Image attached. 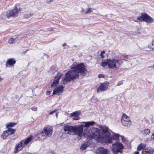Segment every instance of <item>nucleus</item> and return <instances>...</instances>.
<instances>
[{"mask_svg":"<svg viewBox=\"0 0 154 154\" xmlns=\"http://www.w3.org/2000/svg\"><path fill=\"white\" fill-rule=\"evenodd\" d=\"M9 134L7 131H4L2 133V137L3 139H5L8 136Z\"/></svg>","mask_w":154,"mask_h":154,"instance_id":"393cba45","label":"nucleus"},{"mask_svg":"<svg viewBox=\"0 0 154 154\" xmlns=\"http://www.w3.org/2000/svg\"><path fill=\"white\" fill-rule=\"evenodd\" d=\"M19 9L15 6V8L10 11L9 13L8 17H16L18 15Z\"/></svg>","mask_w":154,"mask_h":154,"instance_id":"4468645a","label":"nucleus"},{"mask_svg":"<svg viewBox=\"0 0 154 154\" xmlns=\"http://www.w3.org/2000/svg\"><path fill=\"white\" fill-rule=\"evenodd\" d=\"M15 60L13 58H11L8 60L6 62V65L7 66V64L11 65L15 64Z\"/></svg>","mask_w":154,"mask_h":154,"instance_id":"6ab92c4d","label":"nucleus"},{"mask_svg":"<svg viewBox=\"0 0 154 154\" xmlns=\"http://www.w3.org/2000/svg\"><path fill=\"white\" fill-rule=\"evenodd\" d=\"M109 85L108 82H104L101 83L97 89V92L98 93L100 91H103L106 90L107 89Z\"/></svg>","mask_w":154,"mask_h":154,"instance_id":"f8f14e48","label":"nucleus"},{"mask_svg":"<svg viewBox=\"0 0 154 154\" xmlns=\"http://www.w3.org/2000/svg\"><path fill=\"white\" fill-rule=\"evenodd\" d=\"M56 111H57L56 110H53V111H52L50 113V115L53 114L55 113Z\"/></svg>","mask_w":154,"mask_h":154,"instance_id":"ea45409f","label":"nucleus"},{"mask_svg":"<svg viewBox=\"0 0 154 154\" xmlns=\"http://www.w3.org/2000/svg\"><path fill=\"white\" fill-rule=\"evenodd\" d=\"M81 12L82 13L85 12V10L83 9H82V10L81 11Z\"/></svg>","mask_w":154,"mask_h":154,"instance_id":"49530a36","label":"nucleus"},{"mask_svg":"<svg viewBox=\"0 0 154 154\" xmlns=\"http://www.w3.org/2000/svg\"><path fill=\"white\" fill-rule=\"evenodd\" d=\"M108 66L109 68H116L117 67L116 66V64L118 63H119V60H117L115 59H113L112 60H110V59L108 60Z\"/></svg>","mask_w":154,"mask_h":154,"instance_id":"9d476101","label":"nucleus"},{"mask_svg":"<svg viewBox=\"0 0 154 154\" xmlns=\"http://www.w3.org/2000/svg\"><path fill=\"white\" fill-rule=\"evenodd\" d=\"M123 83V82L122 81H120L117 84V86H119L121 85Z\"/></svg>","mask_w":154,"mask_h":154,"instance_id":"4c0bfd02","label":"nucleus"},{"mask_svg":"<svg viewBox=\"0 0 154 154\" xmlns=\"http://www.w3.org/2000/svg\"><path fill=\"white\" fill-rule=\"evenodd\" d=\"M120 135L118 134H115L111 137L110 135L108 136L105 138L104 142L108 143H111L114 142V141L119 140V137Z\"/></svg>","mask_w":154,"mask_h":154,"instance_id":"423d86ee","label":"nucleus"},{"mask_svg":"<svg viewBox=\"0 0 154 154\" xmlns=\"http://www.w3.org/2000/svg\"><path fill=\"white\" fill-rule=\"evenodd\" d=\"M16 39L15 38L14 39L13 38H10L8 40V43L9 44H13L16 43Z\"/></svg>","mask_w":154,"mask_h":154,"instance_id":"c85d7f7f","label":"nucleus"},{"mask_svg":"<svg viewBox=\"0 0 154 154\" xmlns=\"http://www.w3.org/2000/svg\"><path fill=\"white\" fill-rule=\"evenodd\" d=\"M80 112L78 111H75L70 114L71 117H74L79 116L80 114Z\"/></svg>","mask_w":154,"mask_h":154,"instance_id":"a878e982","label":"nucleus"},{"mask_svg":"<svg viewBox=\"0 0 154 154\" xmlns=\"http://www.w3.org/2000/svg\"><path fill=\"white\" fill-rule=\"evenodd\" d=\"M137 19L140 21L146 22L148 23L153 22L154 20L146 13L141 14V16L137 17Z\"/></svg>","mask_w":154,"mask_h":154,"instance_id":"39448f33","label":"nucleus"},{"mask_svg":"<svg viewBox=\"0 0 154 154\" xmlns=\"http://www.w3.org/2000/svg\"><path fill=\"white\" fill-rule=\"evenodd\" d=\"M148 47L151 49L154 50V41L148 45Z\"/></svg>","mask_w":154,"mask_h":154,"instance_id":"cd10ccee","label":"nucleus"},{"mask_svg":"<svg viewBox=\"0 0 154 154\" xmlns=\"http://www.w3.org/2000/svg\"><path fill=\"white\" fill-rule=\"evenodd\" d=\"M101 129L103 132V134L101 135L102 137L105 138L108 136L111 135L109 130L106 127L103 126L101 127Z\"/></svg>","mask_w":154,"mask_h":154,"instance_id":"9b49d317","label":"nucleus"},{"mask_svg":"<svg viewBox=\"0 0 154 154\" xmlns=\"http://www.w3.org/2000/svg\"><path fill=\"white\" fill-rule=\"evenodd\" d=\"M9 134H13L15 132V130L13 128H9L8 130H6Z\"/></svg>","mask_w":154,"mask_h":154,"instance_id":"b1692460","label":"nucleus"},{"mask_svg":"<svg viewBox=\"0 0 154 154\" xmlns=\"http://www.w3.org/2000/svg\"><path fill=\"white\" fill-rule=\"evenodd\" d=\"M31 109L32 110L34 111H36L37 110V108L35 106H33L32 107Z\"/></svg>","mask_w":154,"mask_h":154,"instance_id":"72a5a7b5","label":"nucleus"},{"mask_svg":"<svg viewBox=\"0 0 154 154\" xmlns=\"http://www.w3.org/2000/svg\"><path fill=\"white\" fill-rule=\"evenodd\" d=\"M89 146V143L88 142H85L80 147V149L83 150L85 149Z\"/></svg>","mask_w":154,"mask_h":154,"instance_id":"412c9836","label":"nucleus"},{"mask_svg":"<svg viewBox=\"0 0 154 154\" xmlns=\"http://www.w3.org/2000/svg\"><path fill=\"white\" fill-rule=\"evenodd\" d=\"M16 123H14L13 122H10L6 125V127L8 128L9 127H12L14 125H16Z\"/></svg>","mask_w":154,"mask_h":154,"instance_id":"c756f323","label":"nucleus"},{"mask_svg":"<svg viewBox=\"0 0 154 154\" xmlns=\"http://www.w3.org/2000/svg\"><path fill=\"white\" fill-rule=\"evenodd\" d=\"M150 132V130L148 129H145L141 131V134L145 136L149 135Z\"/></svg>","mask_w":154,"mask_h":154,"instance_id":"aec40b11","label":"nucleus"},{"mask_svg":"<svg viewBox=\"0 0 154 154\" xmlns=\"http://www.w3.org/2000/svg\"><path fill=\"white\" fill-rule=\"evenodd\" d=\"M121 122L125 126H130L131 125V122L128 116L125 114L123 115L121 119Z\"/></svg>","mask_w":154,"mask_h":154,"instance_id":"0eeeda50","label":"nucleus"},{"mask_svg":"<svg viewBox=\"0 0 154 154\" xmlns=\"http://www.w3.org/2000/svg\"><path fill=\"white\" fill-rule=\"evenodd\" d=\"M108 60H107L106 61L104 60L101 63L102 66L104 67H105L106 66H108Z\"/></svg>","mask_w":154,"mask_h":154,"instance_id":"bb28decb","label":"nucleus"},{"mask_svg":"<svg viewBox=\"0 0 154 154\" xmlns=\"http://www.w3.org/2000/svg\"><path fill=\"white\" fill-rule=\"evenodd\" d=\"M58 115V113H56V116L57 117Z\"/></svg>","mask_w":154,"mask_h":154,"instance_id":"603ef678","label":"nucleus"},{"mask_svg":"<svg viewBox=\"0 0 154 154\" xmlns=\"http://www.w3.org/2000/svg\"><path fill=\"white\" fill-rule=\"evenodd\" d=\"M97 154H108V151L103 147H100L97 151Z\"/></svg>","mask_w":154,"mask_h":154,"instance_id":"a211bd4d","label":"nucleus"},{"mask_svg":"<svg viewBox=\"0 0 154 154\" xmlns=\"http://www.w3.org/2000/svg\"><path fill=\"white\" fill-rule=\"evenodd\" d=\"M79 116H74V117L73 118V119L74 120H78L80 118Z\"/></svg>","mask_w":154,"mask_h":154,"instance_id":"f704fd0d","label":"nucleus"},{"mask_svg":"<svg viewBox=\"0 0 154 154\" xmlns=\"http://www.w3.org/2000/svg\"><path fill=\"white\" fill-rule=\"evenodd\" d=\"M124 60L125 61H127V60L124 59Z\"/></svg>","mask_w":154,"mask_h":154,"instance_id":"5fc2aeb1","label":"nucleus"},{"mask_svg":"<svg viewBox=\"0 0 154 154\" xmlns=\"http://www.w3.org/2000/svg\"><path fill=\"white\" fill-rule=\"evenodd\" d=\"M154 152V149L151 148H146L142 152V154H152Z\"/></svg>","mask_w":154,"mask_h":154,"instance_id":"f3484780","label":"nucleus"},{"mask_svg":"<svg viewBox=\"0 0 154 154\" xmlns=\"http://www.w3.org/2000/svg\"><path fill=\"white\" fill-rule=\"evenodd\" d=\"M122 140L123 141H124V140H125V138L123 136H122Z\"/></svg>","mask_w":154,"mask_h":154,"instance_id":"c03bdc74","label":"nucleus"},{"mask_svg":"<svg viewBox=\"0 0 154 154\" xmlns=\"http://www.w3.org/2000/svg\"><path fill=\"white\" fill-rule=\"evenodd\" d=\"M48 31H51L52 30V29L51 28H48Z\"/></svg>","mask_w":154,"mask_h":154,"instance_id":"a18cd8bd","label":"nucleus"},{"mask_svg":"<svg viewBox=\"0 0 154 154\" xmlns=\"http://www.w3.org/2000/svg\"><path fill=\"white\" fill-rule=\"evenodd\" d=\"M33 15V14L32 13H30L29 14H25L24 15V18H27L31 17Z\"/></svg>","mask_w":154,"mask_h":154,"instance_id":"7c9ffc66","label":"nucleus"},{"mask_svg":"<svg viewBox=\"0 0 154 154\" xmlns=\"http://www.w3.org/2000/svg\"><path fill=\"white\" fill-rule=\"evenodd\" d=\"M62 45L63 46H65L66 45V43H65L63 44Z\"/></svg>","mask_w":154,"mask_h":154,"instance_id":"8fccbe9b","label":"nucleus"},{"mask_svg":"<svg viewBox=\"0 0 154 154\" xmlns=\"http://www.w3.org/2000/svg\"><path fill=\"white\" fill-rule=\"evenodd\" d=\"M92 11V10L91 9V8H89L87 11L85 12V13L86 14H89L91 13Z\"/></svg>","mask_w":154,"mask_h":154,"instance_id":"473e14b6","label":"nucleus"},{"mask_svg":"<svg viewBox=\"0 0 154 154\" xmlns=\"http://www.w3.org/2000/svg\"><path fill=\"white\" fill-rule=\"evenodd\" d=\"M71 69V70L65 74V77L63 79L61 82L62 84H65L67 82L78 78L79 74L80 75L84 76L87 72L85 66L83 63L79 64L75 66L72 67Z\"/></svg>","mask_w":154,"mask_h":154,"instance_id":"f257e3e1","label":"nucleus"},{"mask_svg":"<svg viewBox=\"0 0 154 154\" xmlns=\"http://www.w3.org/2000/svg\"><path fill=\"white\" fill-rule=\"evenodd\" d=\"M105 53V51H103L101 52L100 55L101 56L102 58H103L104 57V56L103 55V54H104Z\"/></svg>","mask_w":154,"mask_h":154,"instance_id":"c9c22d12","label":"nucleus"},{"mask_svg":"<svg viewBox=\"0 0 154 154\" xmlns=\"http://www.w3.org/2000/svg\"><path fill=\"white\" fill-rule=\"evenodd\" d=\"M51 92V91H47V92L46 93V94L47 95H49L50 94Z\"/></svg>","mask_w":154,"mask_h":154,"instance_id":"a19ab883","label":"nucleus"},{"mask_svg":"<svg viewBox=\"0 0 154 154\" xmlns=\"http://www.w3.org/2000/svg\"><path fill=\"white\" fill-rule=\"evenodd\" d=\"M124 146L122 143L118 141L115 142L112 144V150L115 154H117L119 152H122Z\"/></svg>","mask_w":154,"mask_h":154,"instance_id":"20e7f679","label":"nucleus"},{"mask_svg":"<svg viewBox=\"0 0 154 154\" xmlns=\"http://www.w3.org/2000/svg\"><path fill=\"white\" fill-rule=\"evenodd\" d=\"M98 77L99 78H104L105 77V76L104 75H103L101 74H100L98 75Z\"/></svg>","mask_w":154,"mask_h":154,"instance_id":"e433bc0d","label":"nucleus"},{"mask_svg":"<svg viewBox=\"0 0 154 154\" xmlns=\"http://www.w3.org/2000/svg\"><path fill=\"white\" fill-rule=\"evenodd\" d=\"M32 137L31 136L26 138V139H25V140H22L23 141V143L24 145H26L30 142V141L32 140Z\"/></svg>","mask_w":154,"mask_h":154,"instance_id":"4be33fe9","label":"nucleus"},{"mask_svg":"<svg viewBox=\"0 0 154 154\" xmlns=\"http://www.w3.org/2000/svg\"><path fill=\"white\" fill-rule=\"evenodd\" d=\"M51 154H55V152H51Z\"/></svg>","mask_w":154,"mask_h":154,"instance_id":"3c124183","label":"nucleus"},{"mask_svg":"<svg viewBox=\"0 0 154 154\" xmlns=\"http://www.w3.org/2000/svg\"><path fill=\"white\" fill-rule=\"evenodd\" d=\"M28 50H26V51H24V53H26L27 52V51H28Z\"/></svg>","mask_w":154,"mask_h":154,"instance_id":"864d4df0","label":"nucleus"},{"mask_svg":"<svg viewBox=\"0 0 154 154\" xmlns=\"http://www.w3.org/2000/svg\"><path fill=\"white\" fill-rule=\"evenodd\" d=\"M146 146L145 144L141 143L139 145L137 148V149L138 151H140L144 149Z\"/></svg>","mask_w":154,"mask_h":154,"instance_id":"5701e85b","label":"nucleus"},{"mask_svg":"<svg viewBox=\"0 0 154 154\" xmlns=\"http://www.w3.org/2000/svg\"><path fill=\"white\" fill-rule=\"evenodd\" d=\"M148 68H151V70H154V64L153 66H149Z\"/></svg>","mask_w":154,"mask_h":154,"instance_id":"58836bf2","label":"nucleus"},{"mask_svg":"<svg viewBox=\"0 0 154 154\" xmlns=\"http://www.w3.org/2000/svg\"><path fill=\"white\" fill-rule=\"evenodd\" d=\"M3 80V79L1 78V77H0V82H1Z\"/></svg>","mask_w":154,"mask_h":154,"instance_id":"09e8293b","label":"nucleus"},{"mask_svg":"<svg viewBox=\"0 0 154 154\" xmlns=\"http://www.w3.org/2000/svg\"><path fill=\"white\" fill-rule=\"evenodd\" d=\"M123 56L125 57V58H127L128 57V55H125V56L123 55Z\"/></svg>","mask_w":154,"mask_h":154,"instance_id":"de8ad7c7","label":"nucleus"},{"mask_svg":"<svg viewBox=\"0 0 154 154\" xmlns=\"http://www.w3.org/2000/svg\"><path fill=\"white\" fill-rule=\"evenodd\" d=\"M24 146L23 140H21L19 143L17 144L15 148L16 151L14 152V153H16L19 151L22 150Z\"/></svg>","mask_w":154,"mask_h":154,"instance_id":"ddd939ff","label":"nucleus"},{"mask_svg":"<svg viewBox=\"0 0 154 154\" xmlns=\"http://www.w3.org/2000/svg\"><path fill=\"white\" fill-rule=\"evenodd\" d=\"M84 136L85 137L87 138L88 139L89 138V139H92L93 138L92 137H89L88 135H87L85 133L83 134Z\"/></svg>","mask_w":154,"mask_h":154,"instance_id":"2f4dec72","label":"nucleus"},{"mask_svg":"<svg viewBox=\"0 0 154 154\" xmlns=\"http://www.w3.org/2000/svg\"><path fill=\"white\" fill-rule=\"evenodd\" d=\"M58 68L57 66L53 65L51 66L49 68L48 72L49 74L50 75H54L58 71Z\"/></svg>","mask_w":154,"mask_h":154,"instance_id":"dca6fc26","label":"nucleus"},{"mask_svg":"<svg viewBox=\"0 0 154 154\" xmlns=\"http://www.w3.org/2000/svg\"><path fill=\"white\" fill-rule=\"evenodd\" d=\"M63 75V74L61 72H58L56 75L54 77V80L51 85V87H55L58 85L59 80Z\"/></svg>","mask_w":154,"mask_h":154,"instance_id":"1a4fd4ad","label":"nucleus"},{"mask_svg":"<svg viewBox=\"0 0 154 154\" xmlns=\"http://www.w3.org/2000/svg\"><path fill=\"white\" fill-rule=\"evenodd\" d=\"M64 87L63 85H60L53 91V95H59L61 94L63 92Z\"/></svg>","mask_w":154,"mask_h":154,"instance_id":"2eb2a0df","label":"nucleus"},{"mask_svg":"<svg viewBox=\"0 0 154 154\" xmlns=\"http://www.w3.org/2000/svg\"><path fill=\"white\" fill-rule=\"evenodd\" d=\"M100 130L97 128H93L91 130L94 137L97 139L100 143H103L104 142L105 138L102 137L100 134Z\"/></svg>","mask_w":154,"mask_h":154,"instance_id":"7ed1b4c3","label":"nucleus"},{"mask_svg":"<svg viewBox=\"0 0 154 154\" xmlns=\"http://www.w3.org/2000/svg\"><path fill=\"white\" fill-rule=\"evenodd\" d=\"M94 123V122L92 121L86 122L85 125H81L72 126L66 125L63 127V129L65 131H68V133L69 134H71L72 132H73L79 136L81 137L82 136L84 127L92 126Z\"/></svg>","mask_w":154,"mask_h":154,"instance_id":"f03ea898","label":"nucleus"},{"mask_svg":"<svg viewBox=\"0 0 154 154\" xmlns=\"http://www.w3.org/2000/svg\"><path fill=\"white\" fill-rule=\"evenodd\" d=\"M54 1V0H51L50 1H48L47 2V3L48 4H49L50 2H52Z\"/></svg>","mask_w":154,"mask_h":154,"instance_id":"79ce46f5","label":"nucleus"},{"mask_svg":"<svg viewBox=\"0 0 154 154\" xmlns=\"http://www.w3.org/2000/svg\"><path fill=\"white\" fill-rule=\"evenodd\" d=\"M52 127L50 126L46 127H45L44 129L41 133V135L42 136L46 137H49L51 136L52 133Z\"/></svg>","mask_w":154,"mask_h":154,"instance_id":"6e6552de","label":"nucleus"},{"mask_svg":"<svg viewBox=\"0 0 154 154\" xmlns=\"http://www.w3.org/2000/svg\"><path fill=\"white\" fill-rule=\"evenodd\" d=\"M134 154H139V152L138 151L135 152Z\"/></svg>","mask_w":154,"mask_h":154,"instance_id":"37998d69","label":"nucleus"}]
</instances>
